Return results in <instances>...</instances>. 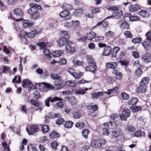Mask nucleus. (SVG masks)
Segmentation results:
<instances>
[{"label":"nucleus","instance_id":"nucleus-1","mask_svg":"<svg viewBox=\"0 0 151 151\" xmlns=\"http://www.w3.org/2000/svg\"><path fill=\"white\" fill-rule=\"evenodd\" d=\"M30 9L27 10L28 13L30 15L32 19H38L40 14L38 12L39 10H41V6L36 4L31 3L29 4Z\"/></svg>","mask_w":151,"mask_h":151},{"label":"nucleus","instance_id":"nucleus-2","mask_svg":"<svg viewBox=\"0 0 151 151\" xmlns=\"http://www.w3.org/2000/svg\"><path fill=\"white\" fill-rule=\"evenodd\" d=\"M34 86L35 87V89L38 88L40 90H45V88L51 89H53L54 88L53 86L51 85L49 83L45 82H42L41 83H35Z\"/></svg>","mask_w":151,"mask_h":151},{"label":"nucleus","instance_id":"nucleus-3","mask_svg":"<svg viewBox=\"0 0 151 151\" xmlns=\"http://www.w3.org/2000/svg\"><path fill=\"white\" fill-rule=\"evenodd\" d=\"M22 86L24 87L27 86L29 91L35 89V86L29 80L25 79L22 82Z\"/></svg>","mask_w":151,"mask_h":151},{"label":"nucleus","instance_id":"nucleus-4","mask_svg":"<svg viewBox=\"0 0 151 151\" xmlns=\"http://www.w3.org/2000/svg\"><path fill=\"white\" fill-rule=\"evenodd\" d=\"M130 111L129 109H124L122 112L119 117L122 120L127 121V118L129 116Z\"/></svg>","mask_w":151,"mask_h":151},{"label":"nucleus","instance_id":"nucleus-5","mask_svg":"<svg viewBox=\"0 0 151 151\" xmlns=\"http://www.w3.org/2000/svg\"><path fill=\"white\" fill-rule=\"evenodd\" d=\"M141 58L144 63H148L151 62V55L148 53L142 55L141 56Z\"/></svg>","mask_w":151,"mask_h":151},{"label":"nucleus","instance_id":"nucleus-6","mask_svg":"<svg viewBox=\"0 0 151 151\" xmlns=\"http://www.w3.org/2000/svg\"><path fill=\"white\" fill-rule=\"evenodd\" d=\"M142 82H140L139 86L137 88V92L138 93H144L147 90V86L142 84Z\"/></svg>","mask_w":151,"mask_h":151},{"label":"nucleus","instance_id":"nucleus-7","mask_svg":"<svg viewBox=\"0 0 151 151\" xmlns=\"http://www.w3.org/2000/svg\"><path fill=\"white\" fill-rule=\"evenodd\" d=\"M70 12L68 11L63 10L59 14L60 16L62 18H64L65 20H67L71 19L70 16Z\"/></svg>","mask_w":151,"mask_h":151},{"label":"nucleus","instance_id":"nucleus-8","mask_svg":"<svg viewBox=\"0 0 151 151\" xmlns=\"http://www.w3.org/2000/svg\"><path fill=\"white\" fill-rule=\"evenodd\" d=\"M17 22L20 21H22L23 22L22 26L24 28H26L28 27H30L33 25V23L31 22H29L28 20H24L22 18L20 19H16L15 20Z\"/></svg>","mask_w":151,"mask_h":151},{"label":"nucleus","instance_id":"nucleus-9","mask_svg":"<svg viewBox=\"0 0 151 151\" xmlns=\"http://www.w3.org/2000/svg\"><path fill=\"white\" fill-rule=\"evenodd\" d=\"M62 99L59 98L57 97H55L52 98V97H49L46 99L45 101V105L47 106H49L50 105L49 104L50 101L51 102L55 101L58 100H62Z\"/></svg>","mask_w":151,"mask_h":151},{"label":"nucleus","instance_id":"nucleus-10","mask_svg":"<svg viewBox=\"0 0 151 151\" xmlns=\"http://www.w3.org/2000/svg\"><path fill=\"white\" fill-rule=\"evenodd\" d=\"M64 99L65 101H69L72 105H75L77 104V101L74 96L65 97Z\"/></svg>","mask_w":151,"mask_h":151},{"label":"nucleus","instance_id":"nucleus-11","mask_svg":"<svg viewBox=\"0 0 151 151\" xmlns=\"http://www.w3.org/2000/svg\"><path fill=\"white\" fill-rule=\"evenodd\" d=\"M27 130L29 134H32V133H34L39 131V128L37 125H32L30 127V131L28 130L27 128Z\"/></svg>","mask_w":151,"mask_h":151},{"label":"nucleus","instance_id":"nucleus-12","mask_svg":"<svg viewBox=\"0 0 151 151\" xmlns=\"http://www.w3.org/2000/svg\"><path fill=\"white\" fill-rule=\"evenodd\" d=\"M70 42H68L65 48L67 52L73 53L75 52L76 50L75 48L70 44Z\"/></svg>","mask_w":151,"mask_h":151},{"label":"nucleus","instance_id":"nucleus-13","mask_svg":"<svg viewBox=\"0 0 151 151\" xmlns=\"http://www.w3.org/2000/svg\"><path fill=\"white\" fill-rule=\"evenodd\" d=\"M118 88V87H116L112 89L108 90V92H98L97 93H95V94H104L105 93L110 94L111 93H115L117 91Z\"/></svg>","mask_w":151,"mask_h":151},{"label":"nucleus","instance_id":"nucleus-14","mask_svg":"<svg viewBox=\"0 0 151 151\" xmlns=\"http://www.w3.org/2000/svg\"><path fill=\"white\" fill-rule=\"evenodd\" d=\"M68 42V41L63 37H60L57 40L58 45L60 47H62L65 45Z\"/></svg>","mask_w":151,"mask_h":151},{"label":"nucleus","instance_id":"nucleus-15","mask_svg":"<svg viewBox=\"0 0 151 151\" xmlns=\"http://www.w3.org/2000/svg\"><path fill=\"white\" fill-rule=\"evenodd\" d=\"M118 63L115 62H109L106 64V66L107 68L115 69L117 66Z\"/></svg>","mask_w":151,"mask_h":151},{"label":"nucleus","instance_id":"nucleus-16","mask_svg":"<svg viewBox=\"0 0 151 151\" xmlns=\"http://www.w3.org/2000/svg\"><path fill=\"white\" fill-rule=\"evenodd\" d=\"M97 66L96 64L94 65H90L85 67V69L86 71H91L94 73L96 70Z\"/></svg>","mask_w":151,"mask_h":151},{"label":"nucleus","instance_id":"nucleus-17","mask_svg":"<svg viewBox=\"0 0 151 151\" xmlns=\"http://www.w3.org/2000/svg\"><path fill=\"white\" fill-rule=\"evenodd\" d=\"M150 41L145 40L144 42L141 43L145 48L147 50H149L151 48V42Z\"/></svg>","mask_w":151,"mask_h":151},{"label":"nucleus","instance_id":"nucleus-18","mask_svg":"<svg viewBox=\"0 0 151 151\" xmlns=\"http://www.w3.org/2000/svg\"><path fill=\"white\" fill-rule=\"evenodd\" d=\"M59 34L61 36V37L64 38L67 41L70 37V35L68 33V32L65 31H61L59 32Z\"/></svg>","mask_w":151,"mask_h":151},{"label":"nucleus","instance_id":"nucleus-19","mask_svg":"<svg viewBox=\"0 0 151 151\" xmlns=\"http://www.w3.org/2000/svg\"><path fill=\"white\" fill-rule=\"evenodd\" d=\"M100 143L99 141L93 140L90 143L91 146L96 148H101Z\"/></svg>","mask_w":151,"mask_h":151},{"label":"nucleus","instance_id":"nucleus-20","mask_svg":"<svg viewBox=\"0 0 151 151\" xmlns=\"http://www.w3.org/2000/svg\"><path fill=\"white\" fill-rule=\"evenodd\" d=\"M111 52V48L110 46H107L104 47L102 55L103 56H108Z\"/></svg>","mask_w":151,"mask_h":151},{"label":"nucleus","instance_id":"nucleus-21","mask_svg":"<svg viewBox=\"0 0 151 151\" xmlns=\"http://www.w3.org/2000/svg\"><path fill=\"white\" fill-rule=\"evenodd\" d=\"M96 35V34L94 32L91 31L87 34L86 37L88 40H91L93 38L95 39Z\"/></svg>","mask_w":151,"mask_h":151},{"label":"nucleus","instance_id":"nucleus-22","mask_svg":"<svg viewBox=\"0 0 151 151\" xmlns=\"http://www.w3.org/2000/svg\"><path fill=\"white\" fill-rule=\"evenodd\" d=\"M134 135L136 137H145L146 134L145 132H142L141 130H139L134 132Z\"/></svg>","mask_w":151,"mask_h":151},{"label":"nucleus","instance_id":"nucleus-23","mask_svg":"<svg viewBox=\"0 0 151 151\" xmlns=\"http://www.w3.org/2000/svg\"><path fill=\"white\" fill-rule=\"evenodd\" d=\"M23 10L20 8L15 9L14 11V13L17 16L22 17L23 14Z\"/></svg>","mask_w":151,"mask_h":151},{"label":"nucleus","instance_id":"nucleus-24","mask_svg":"<svg viewBox=\"0 0 151 151\" xmlns=\"http://www.w3.org/2000/svg\"><path fill=\"white\" fill-rule=\"evenodd\" d=\"M120 48L118 47H114L112 49L111 52L112 53V56L113 57H116V54L120 50Z\"/></svg>","mask_w":151,"mask_h":151},{"label":"nucleus","instance_id":"nucleus-25","mask_svg":"<svg viewBox=\"0 0 151 151\" xmlns=\"http://www.w3.org/2000/svg\"><path fill=\"white\" fill-rule=\"evenodd\" d=\"M62 8L64 10L70 11L72 9V7L70 5L65 3L63 5Z\"/></svg>","mask_w":151,"mask_h":151},{"label":"nucleus","instance_id":"nucleus-26","mask_svg":"<svg viewBox=\"0 0 151 151\" xmlns=\"http://www.w3.org/2000/svg\"><path fill=\"white\" fill-rule=\"evenodd\" d=\"M140 9V7L137 4L130 5L129 7V10L130 11H135Z\"/></svg>","mask_w":151,"mask_h":151},{"label":"nucleus","instance_id":"nucleus-27","mask_svg":"<svg viewBox=\"0 0 151 151\" xmlns=\"http://www.w3.org/2000/svg\"><path fill=\"white\" fill-rule=\"evenodd\" d=\"M50 137L52 139H56L60 137V135L56 132L53 131L50 134Z\"/></svg>","mask_w":151,"mask_h":151},{"label":"nucleus","instance_id":"nucleus-28","mask_svg":"<svg viewBox=\"0 0 151 151\" xmlns=\"http://www.w3.org/2000/svg\"><path fill=\"white\" fill-rule=\"evenodd\" d=\"M43 55L47 58H51L49 50L48 49H45L43 52Z\"/></svg>","mask_w":151,"mask_h":151},{"label":"nucleus","instance_id":"nucleus-29","mask_svg":"<svg viewBox=\"0 0 151 151\" xmlns=\"http://www.w3.org/2000/svg\"><path fill=\"white\" fill-rule=\"evenodd\" d=\"M139 15L144 17H148L149 16V13L146 10H142L138 12Z\"/></svg>","mask_w":151,"mask_h":151},{"label":"nucleus","instance_id":"nucleus-30","mask_svg":"<svg viewBox=\"0 0 151 151\" xmlns=\"http://www.w3.org/2000/svg\"><path fill=\"white\" fill-rule=\"evenodd\" d=\"M63 52L61 51H56L53 52L52 54L53 57L56 58L59 57L62 55Z\"/></svg>","mask_w":151,"mask_h":151},{"label":"nucleus","instance_id":"nucleus-31","mask_svg":"<svg viewBox=\"0 0 151 151\" xmlns=\"http://www.w3.org/2000/svg\"><path fill=\"white\" fill-rule=\"evenodd\" d=\"M121 27L124 30H127L129 28V24L126 22H124L121 23Z\"/></svg>","mask_w":151,"mask_h":151},{"label":"nucleus","instance_id":"nucleus-32","mask_svg":"<svg viewBox=\"0 0 151 151\" xmlns=\"http://www.w3.org/2000/svg\"><path fill=\"white\" fill-rule=\"evenodd\" d=\"M120 134V132L119 129H115L113 131L112 135L113 136L116 138L119 137Z\"/></svg>","mask_w":151,"mask_h":151},{"label":"nucleus","instance_id":"nucleus-33","mask_svg":"<svg viewBox=\"0 0 151 151\" xmlns=\"http://www.w3.org/2000/svg\"><path fill=\"white\" fill-rule=\"evenodd\" d=\"M142 108L141 106H135L132 107L131 109L133 113L137 112L138 111H140Z\"/></svg>","mask_w":151,"mask_h":151},{"label":"nucleus","instance_id":"nucleus-34","mask_svg":"<svg viewBox=\"0 0 151 151\" xmlns=\"http://www.w3.org/2000/svg\"><path fill=\"white\" fill-rule=\"evenodd\" d=\"M83 12V10L82 9H78L74 12V14L77 17H79L82 14Z\"/></svg>","mask_w":151,"mask_h":151},{"label":"nucleus","instance_id":"nucleus-35","mask_svg":"<svg viewBox=\"0 0 151 151\" xmlns=\"http://www.w3.org/2000/svg\"><path fill=\"white\" fill-rule=\"evenodd\" d=\"M138 102V99L136 97H132L129 101L128 103L131 105H135Z\"/></svg>","mask_w":151,"mask_h":151},{"label":"nucleus","instance_id":"nucleus-36","mask_svg":"<svg viewBox=\"0 0 151 151\" xmlns=\"http://www.w3.org/2000/svg\"><path fill=\"white\" fill-rule=\"evenodd\" d=\"M54 84L55 88L57 90H59L63 87V85L61 82L58 83L57 81H55Z\"/></svg>","mask_w":151,"mask_h":151},{"label":"nucleus","instance_id":"nucleus-37","mask_svg":"<svg viewBox=\"0 0 151 151\" xmlns=\"http://www.w3.org/2000/svg\"><path fill=\"white\" fill-rule=\"evenodd\" d=\"M65 84L67 86L69 87H74L76 86V83L73 82L72 81H66Z\"/></svg>","mask_w":151,"mask_h":151},{"label":"nucleus","instance_id":"nucleus-38","mask_svg":"<svg viewBox=\"0 0 151 151\" xmlns=\"http://www.w3.org/2000/svg\"><path fill=\"white\" fill-rule=\"evenodd\" d=\"M150 81V78L148 77H145L142 78L140 82L142 83V84L147 86L148 84Z\"/></svg>","mask_w":151,"mask_h":151},{"label":"nucleus","instance_id":"nucleus-39","mask_svg":"<svg viewBox=\"0 0 151 151\" xmlns=\"http://www.w3.org/2000/svg\"><path fill=\"white\" fill-rule=\"evenodd\" d=\"M73 63L74 66H82L83 64V62L78 61L77 59L73 60Z\"/></svg>","mask_w":151,"mask_h":151},{"label":"nucleus","instance_id":"nucleus-40","mask_svg":"<svg viewBox=\"0 0 151 151\" xmlns=\"http://www.w3.org/2000/svg\"><path fill=\"white\" fill-rule=\"evenodd\" d=\"M87 60L88 63L91 65H94V64H96L93 61L92 57L91 56H87Z\"/></svg>","mask_w":151,"mask_h":151},{"label":"nucleus","instance_id":"nucleus-41","mask_svg":"<svg viewBox=\"0 0 151 151\" xmlns=\"http://www.w3.org/2000/svg\"><path fill=\"white\" fill-rule=\"evenodd\" d=\"M73 123L71 121H68L66 122L64 124L65 127L67 128H71L73 124Z\"/></svg>","mask_w":151,"mask_h":151},{"label":"nucleus","instance_id":"nucleus-42","mask_svg":"<svg viewBox=\"0 0 151 151\" xmlns=\"http://www.w3.org/2000/svg\"><path fill=\"white\" fill-rule=\"evenodd\" d=\"M37 34V32L36 30H33L30 32L27 33V36L31 38L34 37Z\"/></svg>","mask_w":151,"mask_h":151},{"label":"nucleus","instance_id":"nucleus-43","mask_svg":"<svg viewBox=\"0 0 151 151\" xmlns=\"http://www.w3.org/2000/svg\"><path fill=\"white\" fill-rule=\"evenodd\" d=\"M113 13L115 17H116V18L118 19L120 18L122 14V12L120 9H119V11H117L115 12H113Z\"/></svg>","mask_w":151,"mask_h":151},{"label":"nucleus","instance_id":"nucleus-44","mask_svg":"<svg viewBox=\"0 0 151 151\" xmlns=\"http://www.w3.org/2000/svg\"><path fill=\"white\" fill-rule=\"evenodd\" d=\"M120 7L118 6H114L108 8V9L111 11H113V12H115L117 11H119Z\"/></svg>","mask_w":151,"mask_h":151},{"label":"nucleus","instance_id":"nucleus-45","mask_svg":"<svg viewBox=\"0 0 151 151\" xmlns=\"http://www.w3.org/2000/svg\"><path fill=\"white\" fill-rule=\"evenodd\" d=\"M51 78L54 80H60L61 77L58 74L55 73H52L51 75Z\"/></svg>","mask_w":151,"mask_h":151},{"label":"nucleus","instance_id":"nucleus-46","mask_svg":"<svg viewBox=\"0 0 151 151\" xmlns=\"http://www.w3.org/2000/svg\"><path fill=\"white\" fill-rule=\"evenodd\" d=\"M85 123L83 122H79L75 124V127L79 129H82L85 126Z\"/></svg>","mask_w":151,"mask_h":151},{"label":"nucleus","instance_id":"nucleus-47","mask_svg":"<svg viewBox=\"0 0 151 151\" xmlns=\"http://www.w3.org/2000/svg\"><path fill=\"white\" fill-rule=\"evenodd\" d=\"M86 108L88 109H92L93 111H96L98 109V106L96 105H88L86 106Z\"/></svg>","mask_w":151,"mask_h":151},{"label":"nucleus","instance_id":"nucleus-48","mask_svg":"<svg viewBox=\"0 0 151 151\" xmlns=\"http://www.w3.org/2000/svg\"><path fill=\"white\" fill-rule=\"evenodd\" d=\"M90 131L87 129H85L82 131V134L85 138H86L88 137V135L89 134Z\"/></svg>","mask_w":151,"mask_h":151},{"label":"nucleus","instance_id":"nucleus-49","mask_svg":"<svg viewBox=\"0 0 151 151\" xmlns=\"http://www.w3.org/2000/svg\"><path fill=\"white\" fill-rule=\"evenodd\" d=\"M125 37L127 38H132L133 37L132 33L129 31H127L124 33Z\"/></svg>","mask_w":151,"mask_h":151},{"label":"nucleus","instance_id":"nucleus-50","mask_svg":"<svg viewBox=\"0 0 151 151\" xmlns=\"http://www.w3.org/2000/svg\"><path fill=\"white\" fill-rule=\"evenodd\" d=\"M49 127L47 125H44L42 128V130L44 133L48 132L49 131Z\"/></svg>","mask_w":151,"mask_h":151},{"label":"nucleus","instance_id":"nucleus-51","mask_svg":"<svg viewBox=\"0 0 151 151\" xmlns=\"http://www.w3.org/2000/svg\"><path fill=\"white\" fill-rule=\"evenodd\" d=\"M109 127L110 128H115L116 127L117 124L115 122H109Z\"/></svg>","mask_w":151,"mask_h":151},{"label":"nucleus","instance_id":"nucleus-52","mask_svg":"<svg viewBox=\"0 0 151 151\" xmlns=\"http://www.w3.org/2000/svg\"><path fill=\"white\" fill-rule=\"evenodd\" d=\"M88 89V88H86L84 90L81 89L76 90H75V93L76 94H84L86 93L85 91H87Z\"/></svg>","mask_w":151,"mask_h":151},{"label":"nucleus","instance_id":"nucleus-53","mask_svg":"<svg viewBox=\"0 0 151 151\" xmlns=\"http://www.w3.org/2000/svg\"><path fill=\"white\" fill-rule=\"evenodd\" d=\"M27 149L28 151H37V149L32 144H30L28 146Z\"/></svg>","mask_w":151,"mask_h":151},{"label":"nucleus","instance_id":"nucleus-54","mask_svg":"<svg viewBox=\"0 0 151 151\" xmlns=\"http://www.w3.org/2000/svg\"><path fill=\"white\" fill-rule=\"evenodd\" d=\"M72 26L75 27H76L80 25V22L78 20H72Z\"/></svg>","mask_w":151,"mask_h":151},{"label":"nucleus","instance_id":"nucleus-55","mask_svg":"<svg viewBox=\"0 0 151 151\" xmlns=\"http://www.w3.org/2000/svg\"><path fill=\"white\" fill-rule=\"evenodd\" d=\"M37 45L40 46V48L41 50H44L45 49V48L46 47V45L45 42H39Z\"/></svg>","mask_w":151,"mask_h":151},{"label":"nucleus","instance_id":"nucleus-56","mask_svg":"<svg viewBox=\"0 0 151 151\" xmlns=\"http://www.w3.org/2000/svg\"><path fill=\"white\" fill-rule=\"evenodd\" d=\"M30 102L32 104L35 106H38L40 105V103L38 102L37 101L35 100L34 99H31Z\"/></svg>","mask_w":151,"mask_h":151},{"label":"nucleus","instance_id":"nucleus-57","mask_svg":"<svg viewBox=\"0 0 151 151\" xmlns=\"http://www.w3.org/2000/svg\"><path fill=\"white\" fill-rule=\"evenodd\" d=\"M60 65H64L66 63V59L65 58H61L59 61H58Z\"/></svg>","mask_w":151,"mask_h":151},{"label":"nucleus","instance_id":"nucleus-58","mask_svg":"<svg viewBox=\"0 0 151 151\" xmlns=\"http://www.w3.org/2000/svg\"><path fill=\"white\" fill-rule=\"evenodd\" d=\"M142 73V71L140 68L137 69L135 72V75L137 76H140Z\"/></svg>","mask_w":151,"mask_h":151},{"label":"nucleus","instance_id":"nucleus-59","mask_svg":"<svg viewBox=\"0 0 151 151\" xmlns=\"http://www.w3.org/2000/svg\"><path fill=\"white\" fill-rule=\"evenodd\" d=\"M114 35V32L111 31H109L105 34V35L107 37H111Z\"/></svg>","mask_w":151,"mask_h":151},{"label":"nucleus","instance_id":"nucleus-60","mask_svg":"<svg viewBox=\"0 0 151 151\" xmlns=\"http://www.w3.org/2000/svg\"><path fill=\"white\" fill-rule=\"evenodd\" d=\"M142 39L141 38H133L132 40V42L134 43H138L141 42Z\"/></svg>","mask_w":151,"mask_h":151},{"label":"nucleus","instance_id":"nucleus-61","mask_svg":"<svg viewBox=\"0 0 151 151\" xmlns=\"http://www.w3.org/2000/svg\"><path fill=\"white\" fill-rule=\"evenodd\" d=\"M127 129L130 132H132L135 129V127L132 125H129L127 126Z\"/></svg>","mask_w":151,"mask_h":151},{"label":"nucleus","instance_id":"nucleus-62","mask_svg":"<svg viewBox=\"0 0 151 151\" xmlns=\"http://www.w3.org/2000/svg\"><path fill=\"white\" fill-rule=\"evenodd\" d=\"M83 75V73L80 72L77 73L75 72L73 76V77L76 78H79L80 77V76Z\"/></svg>","mask_w":151,"mask_h":151},{"label":"nucleus","instance_id":"nucleus-63","mask_svg":"<svg viewBox=\"0 0 151 151\" xmlns=\"http://www.w3.org/2000/svg\"><path fill=\"white\" fill-rule=\"evenodd\" d=\"M64 26L66 27L69 28L72 26V21L70 22H65L64 24Z\"/></svg>","mask_w":151,"mask_h":151},{"label":"nucleus","instance_id":"nucleus-64","mask_svg":"<svg viewBox=\"0 0 151 151\" xmlns=\"http://www.w3.org/2000/svg\"><path fill=\"white\" fill-rule=\"evenodd\" d=\"M58 143L56 141H53L51 143L52 147L55 150L57 149V147L58 145Z\"/></svg>","mask_w":151,"mask_h":151}]
</instances>
